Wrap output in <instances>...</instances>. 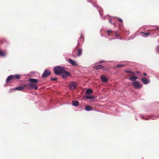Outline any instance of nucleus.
I'll use <instances>...</instances> for the list:
<instances>
[{
	"label": "nucleus",
	"instance_id": "obj_23",
	"mask_svg": "<svg viewBox=\"0 0 159 159\" xmlns=\"http://www.w3.org/2000/svg\"><path fill=\"white\" fill-rule=\"evenodd\" d=\"M5 55V53L3 52L2 51H0V56L2 57H4Z\"/></svg>",
	"mask_w": 159,
	"mask_h": 159
},
{
	"label": "nucleus",
	"instance_id": "obj_11",
	"mask_svg": "<svg viewBox=\"0 0 159 159\" xmlns=\"http://www.w3.org/2000/svg\"><path fill=\"white\" fill-rule=\"evenodd\" d=\"M54 73L56 75H61L62 71L64 70H54Z\"/></svg>",
	"mask_w": 159,
	"mask_h": 159
},
{
	"label": "nucleus",
	"instance_id": "obj_3",
	"mask_svg": "<svg viewBox=\"0 0 159 159\" xmlns=\"http://www.w3.org/2000/svg\"><path fill=\"white\" fill-rule=\"evenodd\" d=\"M132 85L134 87L138 89L141 88L142 86V85L138 81H135L133 82Z\"/></svg>",
	"mask_w": 159,
	"mask_h": 159
},
{
	"label": "nucleus",
	"instance_id": "obj_15",
	"mask_svg": "<svg viewBox=\"0 0 159 159\" xmlns=\"http://www.w3.org/2000/svg\"><path fill=\"white\" fill-rule=\"evenodd\" d=\"M15 76L13 75H10L9 76L7 79V80H6V81H7V82L8 83L12 79L14 78V77Z\"/></svg>",
	"mask_w": 159,
	"mask_h": 159
},
{
	"label": "nucleus",
	"instance_id": "obj_19",
	"mask_svg": "<svg viewBox=\"0 0 159 159\" xmlns=\"http://www.w3.org/2000/svg\"><path fill=\"white\" fill-rule=\"evenodd\" d=\"M84 97L86 99H93L94 98L93 96L92 95H85Z\"/></svg>",
	"mask_w": 159,
	"mask_h": 159
},
{
	"label": "nucleus",
	"instance_id": "obj_20",
	"mask_svg": "<svg viewBox=\"0 0 159 159\" xmlns=\"http://www.w3.org/2000/svg\"><path fill=\"white\" fill-rule=\"evenodd\" d=\"M79 104V102L78 101H72L73 105L75 106H77Z\"/></svg>",
	"mask_w": 159,
	"mask_h": 159
},
{
	"label": "nucleus",
	"instance_id": "obj_1",
	"mask_svg": "<svg viewBox=\"0 0 159 159\" xmlns=\"http://www.w3.org/2000/svg\"><path fill=\"white\" fill-rule=\"evenodd\" d=\"M28 81L30 83L28 84L27 85L30 89L34 88L35 90L38 89V87L36 83L39 82L38 79L31 78L29 79Z\"/></svg>",
	"mask_w": 159,
	"mask_h": 159
},
{
	"label": "nucleus",
	"instance_id": "obj_27",
	"mask_svg": "<svg viewBox=\"0 0 159 159\" xmlns=\"http://www.w3.org/2000/svg\"><path fill=\"white\" fill-rule=\"evenodd\" d=\"M57 78H51V81H56L57 80Z\"/></svg>",
	"mask_w": 159,
	"mask_h": 159
},
{
	"label": "nucleus",
	"instance_id": "obj_24",
	"mask_svg": "<svg viewBox=\"0 0 159 159\" xmlns=\"http://www.w3.org/2000/svg\"><path fill=\"white\" fill-rule=\"evenodd\" d=\"M142 33H143L146 36H148L150 35V33L149 32L144 33V32H142Z\"/></svg>",
	"mask_w": 159,
	"mask_h": 159
},
{
	"label": "nucleus",
	"instance_id": "obj_22",
	"mask_svg": "<svg viewBox=\"0 0 159 159\" xmlns=\"http://www.w3.org/2000/svg\"><path fill=\"white\" fill-rule=\"evenodd\" d=\"M125 66L124 64H117L116 66V67L117 68H121L125 67Z\"/></svg>",
	"mask_w": 159,
	"mask_h": 159
},
{
	"label": "nucleus",
	"instance_id": "obj_2",
	"mask_svg": "<svg viewBox=\"0 0 159 159\" xmlns=\"http://www.w3.org/2000/svg\"><path fill=\"white\" fill-rule=\"evenodd\" d=\"M82 50L81 49H78L76 51L75 49L73 52V56L75 57L80 56L82 54Z\"/></svg>",
	"mask_w": 159,
	"mask_h": 159
},
{
	"label": "nucleus",
	"instance_id": "obj_30",
	"mask_svg": "<svg viewBox=\"0 0 159 159\" xmlns=\"http://www.w3.org/2000/svg\"><path fill=\"white\" fill-rule=\"evenodd\" d=\"M15 76L16 77V78L18 79L20 78V76L19 75H16Z\"/></svg>",
	"mask_w": 159,
	"mask_h": 159
},
{
	"label": "nucleus",
	"instance_id": "obj_13",
	"mask_svg": "<svg viewBox=\"0 0 159 159\" xmlns=\"http://www.w3.org/2000/svg\"><path fill=\"white\" fill-rule=\"evenodd\" d=\"M65 67L60 66H57L55 67L53 70H65Z\"/></svg>",
	"mask_w": 159,
	"mask_h": 159
},
{
	"label": "nucleus",
	"instance_id": "obj_4",
	"mask_svg": "<svg viewBox=\"0 0 159 159\" xmlns=\"http://www.w3.org/2000/svg\"><path fill=\"white\" fill-rule=\"evenodd\" d=\"M51 74V72L49 70H45L42 75V78L43 79L47 78Z\"/></svg>",
	"mask_w": 159,
	"mask_h": 159
},
{
	"label": "nucleus",
	"instance_id": "obj_32",
	"mask_svg": "<svg viewBox=\"0 0 159 159\" xmlns=\"http://www.w3.org/2000/svg\"><path fill=\"white\" fill-rule=\"evenodd\" d=\"M157 29L159 30V26H155V27Z\"/></svg>",
	"mask_w": 159,
	"mask_h": 159
},
{
	"label": "nucleus",
	"instance_id": "obj_29",
	"mask_svg": "<svg viewBox=\"0 0 159 159\" xmlns=\"http://www.w3.org/2000/svg\"><path fill=\"white\" fill-rule=\"evenodd\" d=\"M115 35L116 36H119L118 31H117L116 32V34H115Z\"/></svg>",
	"mask_w": 159,
	"mask_h": 159
},
{
	"label": "nucleus",
	"instance_id": "obj_33",
	"mask_svg": "<svg viewBox=\"0 0 159 159\" xmlns=\"http://www.w3.org/2000/svg\"><path fill=\"white\" fill-rule=\"evenodd\" d=\"M143 75H144V76H146V75H147V74H146V73H143Z\"/></svg>",
	"mask_w": 159,
	"mask_h": 159
},
{
	"label": "nucleus",
	"instance_id": "obj_9",
	"mask_svg": "<svg viewBox=\"0 0 159 159\" xmlns=\"http://www.w3.org/2000/svg\"><path fill=\"white\" fill-rule=\"evenodd\" d=\"M69 62L74 66H76L77 65L76 62L71 59H69Z\"/></svg>",
	"mask_w": 159,
	"mask_h": 159
},
{
	"label": "nucleus",
	"instance_id": "obj_5",
	"mask_svg": "<svg viewBox=\"0 0 159 159\" xmlns=\"http://www.w3.org/2000/svg\"><path fill=\"white\" fill-rule=\"evenodd\" d=\"M77 85V82H70L69 85L70 89L71 90H74Z\"/></svg>",
	"mask_w": 159,
	"mask_h": 159
},
{
	"label": "nucleus",
	"instance_id": "obj_34",
	"mask_svg": "<svg viewBox=\"0 0 159 159\" xmlns=\"http://www.w3.org/2000/svg\"><path fill=\"white\" fill-rule=\"evenodd\" d=\"M109 21H110V22L111 23V20H109Z\"/></svg>",
	"mask_w": 159,
	"mask_h": 159
},
{
	"label": "nucleus",
	"instance_id": "obj_26",
	"mask_svg": "<svg viewBox=\"0 0 159 159\" xmlns=\"http://www.w3.org/2000/svg\"><path fill=\"white\" fill-rule=\"evenodd\" d=\"M156 51L157 53H159V45L156 48Z\"/></svg>",
	"mask_w": 159,
	"mask_h": 159
},
{
	"label": "nucleus",
	"instance_id": "obj_7",
	"mask_svg": "<svg viewBox=\"0 0 159 159\" xmlns=\"http://www.w3.org/2000/svg\"><path fill=\"white\" fill-rule=\"evenodd\" d=\"M28 86L27 84H25L22 86H20L16 88V89L20 91H22L24 90L26 87Z\"/></svg>",
	"mask_w": 159,
	"mask_h": 159
},
{
	"label": "nucleus",
	"instance_id": "obj_6",
	"mask_svg": "<svg viewBox=\"0 0 159 159\" xmlns=\"http://www.w3.org/2000/svg\"><path fill=\"white\" fill-rule=\"evenodd\" d=\"M70 73L68 71H66V70L62 71V73L61 74L62 76L64 79L66 78L67 77L70 76Z\"/></svg>",
	"mask_w": 159,
	"mask_h": 159
},
{
	"label": "nucleus",
	"instance_id": "obj_25",
	"mask_svg": "<svg viewBox=\"0 0 159 159\" xmlns=\"http://www.w3.org/2000/svg\"><path fill=\"white\" fill-rule=\"evenodd\" d=\"M112 31L111 30H107V33L108 35H110L112 33Z\"/></svg>",
	"mask_w": 159,
	"mask_h": 159
},
{
	"label": "nucleus",
	"instance_id": "obj_17",
	"mask_svg": "<svg viewBox=\"0 0 159 159\" xmlns=\"http://www.w3.org/2000/svg\"><path fill=\"white\" fill-rule=\"evenodd\" d=\"M138 79L137 76H134L129 78V80L132 81H135V80Z\"/></svg>",
	"mask_w": 159,
	"mask_h": 159
},
{
	"label": "nucleus",
	"instance_id": "obj_18",
	"mask_svg": "<svg viewBox=\"0 0 159 159\" xmlns=\"http://www.w3.org/2000/svg\"><path fill=\"white\" fill-rule=\"evenodd\" d=\"M93 90L91 89H88L86 91V94H91L93 93Z\"/></svg>",
	"mask_w": 159,
	"mask_h": 159
},
{
	"label": "nucleus",
	"instance_id": "obj_21",
	"mask_svg": "<svg viewBox=\"0 0 159 159\" xmlns=\"http://www.w3.org/2000/svg\"><path fill=\"white\" fill-rule=\"evenodd\" d=\"M85 109L88 111H90L92 109L91 107L90 106H87L85 107Z\"/></svg>",
	"mask_w": 159,
	"mask_h": 159
},
{
	"label": "nucleus",
	"instance_id": "obj_16",
	"mask_svg": "<svg viewBox=\"0 0 159 159\" xmlns=\"http://www.w3.org/2000/svg\"><path fill=\"white\" fill-rule=\"evenodd\" d=\"M141 80L144 84H146L148 82V80L145 77H143L141 79Z\"/></svg>",
	"mask_w": 159,
	"mask_h": 159
},
{
	"label": "nucleus",
	"instance_id": "obj_28",
	"mask_svg": "<svg viewBox=\"0 0 159 159\" xmlns=\"http://www.w3.org/2000/svg\"><path fill=\"white\" fill-rule=\"evenodd\" d=\"M118 21L120 23H122L123 22V21L122 19L119 18H118Z\"/></svg>",
	"mask_w": 159,
	"mask_h": 159
},
{
	"label": "nucleus",
	"instance_id": "obj_14",
	"mask_svg": "<svg viewBox=\"0 0 159 159\" xmlns=\"http://www.w3.org/2000/svg\"><path fill=\"white\" fill-rule=\"evenodd\" d=\"M84 40V38L82 34L81 35L80 38L78 40V44L79 45L81 41L83 42Z\"/></svg>",
	"mask_w": 159,
	"mask_h": 159
},
{
	"label": "nucleus",
	"instance_id": "obj_12",
	"mask_svg": "<svg viewBox=\"0 0 159 159\" xmlns=\"http://www.w3.org/2000/svg\"><path fill=\"white\" fill-rule=\"evenodd\" d=\"M93 68L94 69L98 70L99 69H103V66L102 65H100L96 66H94Z\"/></svg>",
	"mask_w": 159,
	"mask_h": 159
},
{
	"label": "nucleus",
	"instance_id": "obj_31",
	"mask_svg": "<svg viewBox=\"0 0 159 159\" xmlns=\"http://www.w3.org/2000/svg\"><path fill=\"white\" fill-rule=\"evenodd\" d=\"M105 62V61H103V60L99 62V63H104V62Z\"/></svg>",
	"mask_w": 159,
	"mask_h": 159
},
{
	"label": "nucleus",
	"instance_id": "obj_8",
	"mask_svg": "<svg viewBox=\"0 0 159 159\" xmlns=\"http://www.w3.org/2000/svg\"><path fill=\"white\" fill-rule=\"evenodd\" d=\"M101 79L102 82H107L108 80V79L104 75H102L101 77Z\"/></svg>",
	"mask_w": 159,
	"mask_h": 159
},
{
	"label": "nucleus",
	"instance_id": "obj_10",
	"mask_svg": "<svg viewBox=\"0 0 159 159\" xmlns=\"http://www.w3.org/2000/svg\"><path fill=\"white\" fill-rule=\"evenodd\" d=\"M125 72L127 73L131 74V75H129V76H134L136 75L135 73L129 70H125Z\"/></svg>",
	"mask_w": 159,
	"mask_h": 159
}]
</instances>
